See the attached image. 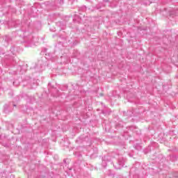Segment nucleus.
<instances>
[{
	"instance_id": "obj_1",
	"label": "nucleus",
	"mask_w": 178,
	"mask_h": 178,
	"mask_svg": "<svg viewBox=\"0 0 178 178\" xmlns=\"http://www.w3.org/2000/svg\"><path fill=\"white\" fill-rule=\"evenodd\" d=\"M9 42H10V38L8 35H6L3 38L2 44L4 45V47H8L9 45Z\"/></svg>"
},
{
	"instance_id": "obj_2",
	"label": "nucleus",
	"mask_w": 178,
	"mask_h": 178,
	"mask_svg": "<svg viewBox=\"0 0 178 178\" xmlns=\"http://www.w3.org/2000/svg\"><path fill=\"white\" fill-rule=\"evenodd\" d=\"M26 42H28V44H33V42H34V38H33V35H30L29 36Z\"/></svg>"
},
{
	"instance_id": "obj_3",
	"label": "nucleus",
	"mask_w": 178,
	"mask_h": 178,
	"mask_svg": "<svg viewBox=\"0 0 178 178\" xmlns=\"http://www.w3.org/2000/svg\"><path fill=\"white\" fill-rule=\"evenodd\" d=\"M10 52L13 55H16V54H17V49H16L15 47H13L10 49Z\"/></svg>"
},
{
	"instance_id": "obj_4",
	"label": "nucleus",
	"mask_w": 178,
	"mask_h": 178,
	"mask_svg": "<svg viewBox=\"0 0 178 178\" xmlns=\"http://www.w3.org/2000/svg\"><path fill=\"white\" fill-rule=\"evenodd\" d=\"M86 9H87V8H86V6L81 7V8L79 9V15H81V13H80V12H81V10H83V12H86Z\"/></svg>"
},
{
	"instance_id": "obj_5",
	"label": "nucleus",
	"mask_w": 178,
	"mask_h": 178,
	"mask_svg": "<svg viewBox=\"0 0 178 178\" xmlns=\"http://www.w3.org/2000/svg\"><path fill=\"white\" fill-rule=\"evenodd\" d=\"M8 108H9V106L8 104L4 105V112H8Z\"/></svg>"
},
{
	"instance_id": "obj_6",
	"label": "nucleus",
	"mask_w": 178,
	"mask_h": 178,
	"mask_svg": "<svg viewBox=\"0 0 178 178\" xmlns=\"http://www.w3.org/2000/svg\"><path fill=\"white\" fill-rule=\"evenodd\" d=\"M120 167H118V168H117L116 169H121L122 167H123V162H121V163H120Z\"/></svg>"
},
{
	"instance_id": "obj_7",
	"label": "nucleus",
	"mask_w": 178,
	"mask_h": 178,
	"mask_svg": "<svg viewBox=\"0 0 178 178\" xmlns=\"http://www.w3.org/2000/svg\"><path fill=\"white\" fill-rule=\"evenodd\" d=\"M24 67L19 66V71L21 72V73H23V71H22V70L23 69Z\"/></svg>"
},
{
	"instance_id": "obj_8",
	"label": "nucleus",
	"mask_w": 178,
	"mask_h": 178,
	"mask_svg": "<svg viewBox=\"0 0 178 178\" xmlns=\"http://www.w3.org/2000/svg\"><path fill=\"white\" fill-rule=\"evenodd\" d=\"M102 165L103 166H106V163H105V161H102Z\"/></svg>"
},
{
	"instance_id": "obj_9",
	"label": "nucleus",
	"mask_w": 178,
	"mask_h": 178,
	"mask_svg": "<svg viewBox=\"0 0 178 178\" xmlns=\"http://www.w3.org/2000/svg\"><path fill=\"white\" fill-rule=\"evenodd\" d=\"M16 63V61L15 60H13L12 65H15Z\"/></svg>"
},
{
	"instance_id": "obj_10",
	"label": "nucleus",
	"mask_w": 178,
	"mask_h": 178,
	"mask_svg": "<svg viewBox=\"0 0 178 178\" xmlns=\"http://www.w3.org/2000/svg\"><path fill=\"white\" fill-rule=\"evenodd\" d=\"M67 63V60L64 61V63Z\"/></svg>"
},
{
	"instance_id": "obj_11",
	"label": "nucleus",
	"mask_w": 178,
	"mask_h": 178,
	"mask_svg": "<svg viewBox=\"0 0 178 178\" xmlns=\"http://www.w3.org/2000/svg\"><path fill=\"white\" fill-rule=\"evenodd\" d=\"M61 59H63V56H61Z\"/></svg>"
},
{
	"instance_id": "obj_12",
	"label": "nucleus",
	"mask_w": 178,
	"mask_h": 178,
	"mask_svg": "<svg viewBox=\"0 0 178 178\" xmlns=\"http://www.w3.org/2000/svg\"><path fill=\"white\" fill-rule=\"evenodd\" d=\"M47 64H44V66H46Z\"/></svg>"
}]
</instances>
